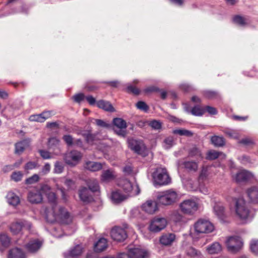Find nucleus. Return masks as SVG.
Returning <instances> with one entry per match:
<instances>
[{
	"label": "nucleus",
	"mask_w": 258,
	"mask_h": 258,
	"mask_svg": "<svg viewBox=\"0 0 258 258\" xmlns=\"http://www.w3.org/2000/svg\"><path fill=\"white\" fill-rule=\"evenodd\" d=\"M85 98V96L83 93H79L73 96L74 101L77 103H80Z\"/></svg>",
	"instance_id": "nucleus-61"
},
{
	"label": "nucleus",
	"mask_w": 258,
	"mask_h": 258,
	"mask_svg": "<svg viewBox=\"0 0 258 258\" xmlns=\"http://www.w3.org/2000/svg\"><path fill=\"white\" fill-rule=\"evenodd\" d=\"M84 251L81 244H77L63 253L64 258H79Z\"/></svg>",
	"instance_id": "nucleus-14"
},
{
	"label": "nucleus",
	"mask_w": 258,
	"mask_h": 258,
	"mask_svg": "<svg viewBox=\"0 0 258 258\" xmlns=\"http://www.w3.org/2000/svg\"><path fill=\"white\" fill-rule=\"evenodd\" d=\"M194 229L197 234H205L212 232L214 226L209 221L200 219L195 223Z\"/></svg>",
	"instance_id": "nucleus-5"
},
{
	"label": "nucleus",
	"mask_w": 258,
	"mask_h": 258,
	"mask_svg": "<svg viewBox=\"0 0 258 258\" xmlns=\"http://www.w3.org/2000/svg\"><path fill=\"white\" fill-rule=\"evenodd\" d=\"M127 196L121 194L118 191H113L111 194V199L115 203H119L127 199Z\"/></svg>",
	"instance_id": "nucleus-32"
},
{
	"label": "nucleus",
	"mask_w": 258,
	"mask_h": 258,
	"mask_svg": "<svg viewBox=\"0 0 258 258\" xmlns=\"http://www.w3.org/2000/svg\"><path fill=\"white\" fill-rule=\"evenodd\" d=\"M37 167V163L34 161H29L27 162L24 166L25 170H32Z\"/></svg>",
	"instance_id": "nucleus-59"
},
{
	"label": "nucleus",
	"mask_w": 258,
	"mask_h": 258,
	"mask_svg": "<svg viewBox=\"0 0 258 258\" xmlns=\"http://www.w3.org/2000/svg\"><path fill=\"white\" fill-rule=\"evenodd\" d=\"M224 133L230 138L238 139L239 134L234 131L227 130L224 131Z\"/></svg>",
	"instance_id": "nucleus-54"
},
{
	"label": "nucleus",
	"mask_w": 258,
	"mask_h": 258,
	"mask_svg": "<svg viewBox=\"0 0 258 258\" xmlns=\"http://www.w3.org/2000/svg\"><path fill=\"white\" fill-rule=\"evenodd\" d=\"M153 178L155 184L159 185H167L171 182V178L165 168H157L153 173Z\"/></svg>",
	"instance_id": "nucleus-3"
},
{
	"label": "nucleus",
	"mask_w": 258,
	"mask_h": 258,
	"mask_svg": "<svg viewBox=\"0 0 258 258\" xmlns=\"http://www.w3.org/2000/svg\"><path fill=\"white\" fill-rule=\"evenodd\" d=\"M40 177L38 175L35 174L25 180V183L27 185L33 184L39 181Z\"/></svg>",
	"instance_id": "nucleus-45"
},
{
	"label": "nucleus",
	"mask_w": 258,
	"mask_h": 258,
	"mask_svg": "<svg viewBox=\"0 0 258 258\" xmlns=\"http://www.w3.org/2000/svg\"><path fill=\"white\" fill-rule=\"evenodd\" d=\"M179 199L177 192L172 189L161 192L157 196L159 203L164 206L172 205L176 203Z\"/></svg>",
	"instance_id": "nucleus-2"
},
{
	"label": "nucleus",
	"mask_w": 258,
	"mask_h": 258,
	"mask_svg": "<svg viewBox=\"0 0 258 258\" xmlns=\"http://www.w3.org/2000/svg\"><path fill=\"white\" fill-rule=\"evenodd\" d=\"M205 97L208 99H214L218 97L217 92L213 91H206L204 93Z\"/></svg>",
	"instance_id": "nucleus-52"
},
{
	"label": "nucleus",
	"mask_w": 258,
	"mask_h": 258,
	"mask_svg": "<svg viewBox=\"0 0 258 258\" xmlns=\"http://www.w3.org/2000/svg\"><path fill=\"white\" fill-rule=\"evenodd\" d=\"M239 143L246 146L253 145L254 144L253 140L250 138L243 139L240 140Z\"/></svg>",
	"instance_id": "nucleus-63"
},
{
	"label": "nucleus",
	"mask_w": 258,
	"mask_h": 258,
	"mask_svg": "<svg viewBox=\"0 0 258 258\" xmlns=\"http://www.w3.org/2000/svg\"><path fill=\"white\" fill-rule=\"evenodd\" d=\"M234 23L241 26H245L248 24V19L240 15L234 16L233 18Z\"/></svg>",
	"instance_id": "nucleus-38"
},
{
	"label": "nucleus",
	"mask_w": 258,
	"mask_h": 258,
	"mask_svg": "<svg viewBox=\"0 0 258 258\" xmlns=\"http://www.w3.org/2000/svg\"><path fill=\"white\" fill-rule=\"evenodd\" d=\"M173 133L186 137H191L193 135V133L191 131L185 129L175 130L173 131Z\"/></svg>",
	"instance_id": "nucleus-44"
},
{
	"label": "nucleus",
	"mask_w": 258,
	"mask_h": 258,
	"mask_svg": "<svg viewBox=\"0 0 258 258\" xmlns=\"http://www.w3.org/2000/svg\"><path fill=\"white\" fill-rule=\"evenodd\" d=\"M136 106L138 109L144 111H147L149 109V107L146 103L142 101L138 102L136 104Z\"/></svg>",
	"instance_id": "nucleus-55"
},
{
	"label": "nucleus",
	"mask_w": 258,
	"mask_h": 258,
	"mask_svg": "<svg viewBox=\"0 0 258 258\" xmlns=\"http://www.w3.org/2000/svg\"><path fill=\"white\" fill-rule=\"evenodd\" d=\"M95 123L96 124L100 127H109L110 126V124L106 123V122L104 121L103 120L101 119H95Z\"/></svg>",
	"instance_id": "nucleus-62"
},
{
	"label": "nucleus",
	"mask_w": 258,
	"mask_h": 258,
	"mask_svg": "<svg viewBox=\"0 0 258 258\" xmlns=\"http://www.w3.org/2000/svg\"><path fill=\"white\" fill-rule=\"evenodd\" d=\"M246 193L251 203L258 204V187H251L247 190Z\"/></svg>",
	"instance_id": "nucleus-20"
},
{
	"label": "nucleus",
	"mask_w": 258,
	"mask_h": 258,
	"mask_svg": "<svg viewBox=\"0 0 258 258\" xmlns=\"http://www.w3.org/2000/svg\"><path fill=\"white\" fill-rule=\"evenodd\" d=\"M252 177V174L245 170H242L238 172L235 176V179L237 182L245 181Z\"/></svg>",
	"instance_id": "nucleus-19"
},
{
	"label": "nucleus",
	"mask_w": 258,
	"mask_h": 258,
	"mask_svg": "<svg viewBox=\"0 0 258 258\" xmlns=\"http://www.w3.org/2000/svg\"><path fill=\"white\" fill-rule=\"evenodd\" d=\"M222 154V152H220L214 150H210L208 152L206 158L208 160H213L218 158Z\"/></svg>",
	"instance_id": "nucleus-42"
},
{
	"label": "nucleus",
	"mask_w": 258,
	"mask_h": 258,
	"mask_svg": "<svg viewBox=\"0 0 258 258\" xmlns=\"http://www.w3.org/2000/svg\"><path fill=\"white\" fill-rule=\"evenodd\" d=\"M0 241L2 244L5 247H8L10 243V239L5 234H0Z\"/></svg>",
	"instance_id": "nucleus-47"
},
{
	"label": "nucleus",
	"mask_w": 258,
	"mask_h": 258,
	"mask_svg": "<svg viewBox=\"0 0 258 258\" xmlns=\"http://www.w3.org/2000/svg\"><path fill=\"white\" fill-rule=\"evenodd\" d=\"M205 112H208L211 115H215L217 113V110L216 108L210 106H206L204 107Z\"/></svg>",
	"instance_id": "nucleus-60"
},
{
	"label": "nucleus",
	"mask_w": 258,
	"mask_h": 258,
	"mask_svg": "<svg viewBox=\"0 0 258 258\" xmlns=\"http://www.w3.org/2000/svg\"><path fill=\"white\" fill-rule=\"evenodd\" d=\"M64 141L69 146H72L74 145V140L73 137L70 135H64L62 138Z\"/></svg>",
	"instance_id": "nucleus-58"
},
{
	"label": "nucleus",
	"mask_w": 258,
	"mask_h": 258,
	"mask_svg": "<svg viewBox=\"0 0 258 258\" xmlns=\"http://www.w3.org/2000/svg\"><path fill=\"white\" fill-rule=\"evenodd\" d=\"M59 140L55 137L50 138L48 141V147L50 149L56 147L59 145Z\"/></svg>",
	"instance_id": "nucleus-48"
},
{
	"label": "nucleus",
	"mask_w": 258,
	"mask_h": 258,
	"mask_svg": "<svg viewBox=\"0 0 258 258\" xmlns=\"http://www.w3.org/2000/svg\"><path fill=\"white\" fill-rule=\"evenodd\" d=\"M64 183L70 188H74L76 187L75 182L72 179H67Z\"/></svg>",
	"instance_id": "nucleus-64"
},
{
	"label": "nucleus",
	"mask_w": 258,
	"mask_h": 258,
	"mask_svg": "<svg viewBox=\"0 0 258 258\" xmlns=\"http://www.w3.org/2000/svg\"><path fill=\"white\" fill-rule=\"evenodd\" d=\"M97 105L99 108L106 111L112 112L115 111V109L112 104L108 101L103 100H99L97 102Z\"/></svg>",
	"instance_id": "nucleus-27"
},
{
	"label": "nucleus",
	"mask_w": 258,
	"mask_h": 258,
	"mask_svg": "<svg viewBox=\"0 0 258 258\" xmlns=\"http://www.w3.org/2000/svg\"><path fill=\"white\" fill-rule=\"evenodd\" d=\"M210 174L209 167L208 166H203L199 172L198 180L199 182H203L208 179Z\"/></svg>",
	"instance_id": "nucleus-31"
},
{
	"label": "nucleus",
	"mask_w": 258,
	"mask_h": 258,
	"mask_svg": "<svg viewBox=\"0 0 258 258\" xmlns=\"http://www.w3.org/2000/svg\"><path fill=\"white\" fill-rule=\"evenodd\" d=\"M188 155L197 159H202L203 156L201 151L197 147H193L189 151Z\"/></svg>",
	"instance_id": "nucleus-39"
},
{
	"label": "nucleus",
	"mask_w": 258,
	"mask_h": 258,
	"mask_svg": "<svg viewBox=\"0 0 258 258\" xmlns=\"http://www.w3.org/2000/svg\"><path fill=\"white\" fill-rule=\"evenodd\" d=\"M41 191L46 196L51 206V209L47 208L45 211L46 220L50 223L57 221L65 224L70 223L72 220V217L64 208L57 206L56 195L51 191L50 186L46 184L43 185L41 187Z\"/></svg>",
	"instance_id": "nucleus-1"
},
{
	"label": "nucleus",
	"mask_w": 258,
	"mask_h": 258,
	"mask_svg": "<svg viewBox=\"0 0 258 258\" xmlns=\"http://www.w3.org/2000/svg\"><path fill=\"white\" fill-rule=\"evenodd\" d=\"M174 139L172 137L166 138L163 142V147L165 149H169L174 145Z\"/></svg>",
	"instance_id": "nucleus-43"
},
{
	"label": "nucleus",
	"mask_w": 258,
	"mask_h": 258,
	"mask_svg": "<svg viewBox=\"0 0 258 258\" xmlns=\"http://www.w3.org/2000/svg\"><path fill=\"white\" fill-rule=\"evenodd\" d=\"M149 124L154 130H159L161 128V123L159 121L156 120L150 121Z\"/></svg>",
	"instance_id": "nucleus-57"
},
{
	"label": "nucleus",
	"mask_w": 258,
	"mask_h": 258,
	"mask_svg": "<svg viewBox=\"0 0 258 258\" xmlns=\"http://www.w3.org/2000/svg\"><path fill=\"white\" fill-rule=\"evenodd\" d=\"M115 177L114 173L112 170H106L103 172L101 175L102 180L106 182L114 179Z\"/></svg>",
	"instance_id": "nucleus-34"
},
{
	"label": "nucleus",
	"mask_w": 258,
	"mask_h": 258,
	"mask_svg": "<svg viewBox=\"0 0 258 258\" xmlns=\"http://www.w3.org/2000/svg\"><path fill=\"white\" fill-rule=\"evenodd\" d=\"M183 165L185 169L190 172L197 171L199 167L198 163L194 161H184L183 163Z\"/></svg>",
	"instance_id": "nucleus-29"
},
{
	"label": "nucleus",
	"mask_w": 258,
	"mask_h": 258,
	"mask_svg": "<svg viewBox=\"0 0 258 258\" xmlns=\"http://www.w3.org/2000/svg\"><path fill=\"white\" fill-rule=\"evenodd\" d=\"M24 142L17 143L15 145V153L18 154H21L24 150Z\"/></svg>",
	"instance_id": "nucleus-51"
},
{
	"label": "nucleus",
	"mask_w": 258,
	"mask_h": 258,
	"mask_svg": "<svg viewBox=\"0 0 258 258\" xmlns=\"http://www.w3.org/2000/svg\"><path fill=\"white\" fill-rule=\"evenodd\" d=\"M130 253L134 258H149L148 252L143 249L134 248L130 249Z\"/></svg>",
	"instance_id": "nucleus-21"
},
{
	"label": "nucleus",
	"mask_w": 258,
	"mask_h": 258,
	"mask_svg": "<svg viewBox=\"0 0 258 258\" xmlns=\"http://www.w3.org/2000/svg\"><path fill=\"white\" fill-rule=\"evenodd\" d=\"M226 246L229 251L236 253L239 251L243 246V243L239 237L232 236L226 240Z\"/></svg>",
	"instance_id": "nucleus-8"
},
{
	"label": "nucleus",
	"mask_w": 258,
	"mask_h": 258,
	"mask_svg": "<svg viewBox=\"0 0 258 258\" xmlns=\"http://www.w3.org/2000/svg\"><path fill=\"white\" fill-rule=\"evenodd\" d=\"M191 113L195 116H202L205 113L204 107L200 105H196L192 108L190 111Z\"/></svg>",
	"instance_id": "nucleus-40"
},
{
	"label": "nucleus",
	"mask_w": 258,
	"mask_h": 258,
	"mask_svg": "<svg viewBox=\"0 0 258 258\" xmlns=\"http://www.w3.org/2000/svg\"><path fill=\"white\" fill-rule=\"evenodd\" d=\"M207 249L210 253H216L221 251L222 247L218 242H215L209 246Z\"/></svg>",
	"instance_id": "nucleus-41"
},
{
	"label": "nucleus",
	"mask_w": 258,
	"mask_h": 258,
	"mask_svg": "<svg viewBox=\"0 0 258 258\" xmlns=\"http://www.w3.org/2000/svg\"><path fill=\"white\" fill-rule=\"evenodd\" d=\"M42 243L38 239L31 240L25 245L26 248L30 252L37 251L41 246Z\"/></svg>",
	"instance_id": "nucleus-24"
},
{
	"label": "nucleus",
	"mask_w": 258,
	"mask_h": 258,
	"mask_svg": "<svg viewBox=\"0 0 258 258\" xmlns=\"http://www.w3.org/2000/svg\"><path fill=\"white\" fill-rule=\"evenodd\" d=\"M41 157L44 159H49L51 158V155L49 152L44 150H39L38 151Z\"/></svg>",
	"instance_id": "nucleus-56"
},
{
	"label": "nucleus",
	"mask_w": 258,
	"mask_h": 258,
	"mask_svg": "<svg viewBox=\"0 0 258 258\" xmlns=\"http://www.w3.org/2000/svg\"><path fill=\"white\" fill-rule=\"evenodd\" d=\"M54 113L52 111H45L39 114H33L29 116L30 121H37L43 122L47 119L50 118Z\"/></svg>",
	"instance_id": "nucleus-16"
},
{
	"label": "nucleus",
	"mask_w": 258,
	"mask_h": 258,
	"mask_svg": "<svg viewBox=\"0 0 258 258\" xmlns=\"http://www.w3.org/2000/svg\"><path fill=\"white\" fill-rule=\"evenodd\" d=\"M64 170L63 164L59 161H56L54 164V172L56 174H60Z\"/></svg>",
	"instance_id": "nucleus-50"
},
{
	"label": "nucleus",
	"mask_w": 258,
	"mask_h": 258,
	"mask_svg": "<svg viewBox=\"0 0 258 258\" xmlns=\"http://www.w3.org/2000/svg\"><path fill=\"white\" fill-rule=\"evenodd\" d=\"M8 203L13 206H17L20 203V199L15 193L9 192L7 195Z\"/></svg>",
	"instance_id": "nucleus-35"
},
{
	"label": "nucleus",
	"mask_w": 258,
	"mask_h": 258,
	"mask_svg": "<svg viewBox=\"0 0 258 258\" xmlns=\"http://www.w3.org/2000/svg\"><path fill=\"white\" fill-rule=\"evenodd\" d=\"M82 154L77 150H72L67 152L63 157L66 163L71 166L77 165L82 158Z\"/></svg>",
	"instance_id": "nucleus-6"
},
{
	"label": "nucleus",
	"mask_w": 258,
	"mask_h": 258,
	"mask_svg": "<svg viewBox=\"0 0 258 258\" xmlns=\"http://www.w3.org/2000/svg\"><path fill=\"white\" fill-rule=\"evenodd\" d=\"M9 258H26V255L21 249L16 247L10 250Z\"/></svg>",
	"instance_id": "nucleus-28"
},
{
	"label": "nucleus",
	"mask_w": 258,
	"mask_h": 258,
	"mask_svg": "<svg viewBox=\"0 0 258 258\" xmlns=\"http://www.w3.org/2000/svg\"><path fill=\"white\" fill-rule=\"evenodd\" d=\"M23 177V173L20 171H15L11 175V179L15 182L20 181Z\"/></svg>",
	"instance_id": "nucleus-46"
},
{
	"label": "nucleus",
	"mask_w": 258,
	"mask_h": 258,
	"mask_svg": "<svg viewBox=\"0 0 258 258\" xmlns=\"http://www.w3.org/2000/svg\"><path fill=\"white\" fill-rule=\"evenodd\" d=\"M251 251L255 254H258V239H252L250 243Z\"/></svg>",
	"instance_id": "nucleus-49"
},
{
	"label": "nucleus",
	"mask_w": 258,
	"mask_h": 258,
	"mask_svg": "<svg viewBox=\"0 0 258 258\" xmlns=\"http://www.w3.org/2000/svg\"><path fill=\"white\" fill-rule=\"evenodd\" d=\"M86 184L89 189L94 192L99 190V186L98 181L94 178L88 179L86 180Z\"/></svg>",
	"instance_id": "nucleus-30"
},
{
	"label": "nucleus",
	"mask_w": 258,
	"mask_h": 258,
	"mask_svg": "<svg viewBox=\"0 0 258 258\" xmlns=\"http://www.w3.org/2000/svg\"><path fill=\"white\" fill-rule=\"evenodd\" d=\"M186 255L191 258H200L201 253L192 247H188L185 251Z\"/></svg>",
	"instance_id": "nucleus-36"
},
{
	"label": "nucleus",
	"mask_w": 258,
	"mask_h": 258,
	"mask_svg": "<svg viewBox=\"0 0 258 258\" xmlns=\"http://www.w3.org/2000/svg\"><path fill=\"white\" fill-rule=\"evenodd\" d=\"M112 239L117 242L123 241L127 237V232L124 228L116 226L110 232Z\"/></svg>",
	"instance_id": "nucleus-11"
},
{
	"label": "nucleus",
	"mask_w": 258,
	"mask_h": 258,
	"mask_svg": "<svg viewBox=\"0 0 258 258\" xmlns=\"http://www.w3.org/2000/svg\"><path fill=\"white\" fill-rule=\"evenodd\" d=\"M84 167L91 171H97L102 168V164L99 162L88 161L85 162Z\"/></svg>",
	"instance_id": "nucleus-25"
},
{
	"label": "nucleus",
	"mask_w": 258,
	"mask_h": 258,
	"mask_svg": "<svg viewBox=\"0 0 258 258\" xmlns=\"http://www.w3.org/2000/svg\"><path fill=\"white\" fill-rule=\"evenodd\" d=\"M235 211L236 216L241 220L246 219L249 215V210L243 199H236Z\"/></svg>",
	"instance_id": "nucleus-4"
},
{
	"label": "nucleus",
	"mask_w": 258,
	"mask_h": 258,
	"mask_svg": "<svg viewBox=\"0 0 258 258\" xmlns=\"http://www.w3.org/2000/svg\"><path fill=\"white\" fill-rule=\"evenodd\" d=\"M175 239V235L172 233H166L162 235L160 238V243L165 246L172 244Z\"/></svg>",
	"instance_id": "nucleus-22"
},
{
	"label": "nucleus",
	"mask_w": 258,
	"mask_h": 258,
	"mask_svg": "<svg viewBox=\"0 0 258 258\" xmlns=\"http://www.w3.org/2000/svg\"><path fill=\"white\" fill-rule=\"evenodd\" d=\"M126 92L137 95L140 94V91L136 87L130 85L126 88Z\"/></svg>",
	"instance_id": "nucleus-53"
},
{
	"label": "nucleus",
	"mask_w": 258,
	"mask_h": 258,
	"mask_svg": "<svg viewBox=\"0 0 258 258\" xmlns=\"http://www.w3.org/2000/svg\"><path fill=\"white\" fill-rule=\"evenodd\" d=\"M119 185L122 188L123 191L127 194L128 196H134L138 195L140 193V189L137 185L134 186L132 183L126 179H122L119 181Z\"/></svg>",
	"instance_id": "nucleus-7"
},
{
	"label": "nucleus",
	"mask_w": 258,
	"mask_h": 258,
	"mask_svg": "<svg viewBox=\"0 0 258 258\" xmlns=\"http://www.w3.org/2000/svg\"><path fill=\"white\" fill-rule=\"evenodd\" d=\"M79 195L81 200L84 202L89 203L93 199L89 190L85 187H82L79 189Z\"/></svg>",
	"instance_id": "nucleus-23"
},
{
	"label": "nucleus",
	"mask_w": 258,
	"mask_h": 258,
	"mask_svg": "<svg viewBox=\"0 0 258 258\" xmlns=\"http://www.w3.org/2000/svg\"><path fill=\"white\" fill-rule=\"evenodd\" d=\"M107 241L104 238H100L94 245V250L100 252L103 251L107 247Z\"/></svg>",
	"instance_id": "nucleus-26"
},
{
	"label": "nucleus",
	"mask_w": 258,
	"mask_h": 258,
	"mask_svg": "<svg viewBox=\"0 0 258 258\" xmlns=\"http://www.w3.org/2000/svg\"><path fill=\"white\" fill-rule=\"evenodd\" d=\"M181 211L185 214H191L199 208L198 204L194 200H184L180 205Z\"/></svg>",
	"instance_id": "nucleus-9"
},
{
	"label": "nucleus",
	"mask_w": 258,
	"mask_h": 258,
	"mask_svg": "<svg viewBox=\"0 0 258 258\" xmlns=\"http://www.w3.org/2000/svg\"><path fill=\"white\" fill-rule=\"evenodd\" d=\"M129 148L138 154H143L145 150L146 147L141 140L130 139L127 141Z\"/></svg>",
	"instance_id": "nucleus-12"
},
{
	"label": "nucleus",
	"mask_w": 258,
	"mask_h": 258,
	"mask_svg": "<svg viewBox=\"0 0 258 258\" xmlns=\"http://www.w3.org/2000/svg\"><path fill=\"white\" fill-rule=\"evenodd\" d=\"M32 227V224L26 220H21L11 224L10 227V231L14 234H19L23 228L30 230Z\"/></svg>",
	"instance_id": "nucleus-10"
},
{
	"label": "nucleus",
	"mask_w": 258,
	"mask_h": 258,
	"mask_svg": "<svg viewBox=\"0 0 258 258\" xmlns=\"http://www.w3.org/2000/svg\"><path fill=\"white\" fill-rule=\"evenodd\" d=\"M166 224L167 221L165 218H155L152 221L149 230L153 232H158L163 229Z\"/></svg>",
	"instance_id": "nucleus-15"
},
{
	"label": "nucleus",
	"mask_w": 258,
	"mask_h": 258,
	"mask_svg": "<svg viewBox=\"0 0 258 258\" xmlns=\"http://www.w3.org/2000/svg\"><path fill=\"white\" fill-rule=\"evenodd\" d=\"M212 143L216 147H222L225 144V140L222 137L214 136L211 137Z\"/></svg>",
	"instance_id": "nucleus-37"
},
{
	"label": "nucleus",
	"mask_w": 258,
	"mask_h": 258,
	"mask_svg": "<svg viewBox=\"0 0 258 258\" xmlns=\"http://www.w3.org/2000/svg\"><path fill=\"white\" fill-rule=\"evenodd\" d=\"M28 200L32 204L40 203L43 200L41 190L30 191L28 194Z\"/></svg>",
	"instance_id": "nucleus-17"
},
{
	"label": "nucleus",
	"mask_w": 258,
	"mask_h": 258,
	"mask_svg": "<svg viewBox=\"0 0 258 258\" xmlns=\"http://www.w3.org/2000/svg\"><path fill=\"white\" fill-rule=\"evenodd\" d=\"M143 211L147 213L153 214L157 210V205L155 202L152 200L147 201L142 207Z\"/></svg>",
	"instance_id": "nucleus-18"
},
{
	"label": "nucleus",
	"mask_w": 258,
	"mask_h": 258,
	"mask_svg": "<svg viewBox=\"0 0 258 258\" xmlns=\"http://www.w3.org/2000/svg\"><path fill=\"white\" fill-rule=\"evenodd\" d=\"M113 123L117 127L114 128L115 132L119 136L124 137L126 135V121L121 118H115L113 120Z\"/></svg>",
	"instance_id": "nucleus-13"
},
{
	"label": "nucleus",
	"mask_w": 258,
	"mask_h": 258,
	"mask_svg": "<svg viewBox=\"0 0 258 258\" xmlns=\"http://www.w3.org/2000/svg\"><path fill=\"white\" fill-rule=\"evenodd\" d=\"M214 211L219 218L222 219L225 217V209L221 204H216L214 207Z\"/></svg>",
	"instance_id": "nucleus-33"
}]
</instances>
